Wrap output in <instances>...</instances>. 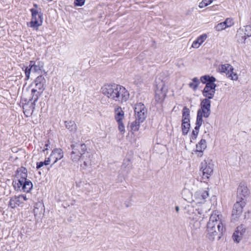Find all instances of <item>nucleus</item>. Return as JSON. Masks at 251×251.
Here are the masks:
<instances>
[{"instance_id": "1", "label": "nucleus", "mask_w": 251, "mask_h": 251, "mask_svg": "<svg viewBox=\"0 0 251 251\" xmlns=\"http://www.w3.org/2000/svg\"><path fill=\"white\" fill-rule=\"evenodd\" d=\"M224 229L223 218L221 213L214 211L211 214L207 224L206 237L210 240H213L218 237L220 238Z\"/></svg>"}, {"instance_id": "2", "label": "nucleus", "mask_w": 251, "mask_h": 251, "mask_svg": "<svg viewBox=\"0 0 251 251\" xmlns=\"http://www.w3.org/2000/svg\"><path fill=\"white\" fill-rule=\"evenodd\" d=\"M101 90L102 94L108 99L119 102L126 101L129 96L128 92L124 87L116 84H105Z\"/></svg>"}, {"instance_id": "3", "label": "nucleus", "mask_w": 251, "mask_h": 251, "mask_svg": "<svg viewBox=\"0 0 251 251\" xmlns=\"http://www.w3.org/2000/svg\"><path fill=\"white\" fill-rule=\"evenodd\" d=\"M27 174L26 168L21 167L17 170L16 178L15 182L18 188H22V190L26 193L29 192L32 189L33 184L31 181L27 179Z\"/></svg>"}, {"instance_id": "4", "label": "nucleus", "mask_w": 251, "mask_h": 251, "mask_svg": "<svg viewBox=\"0 0 251 251\" xmlns=\"http://www.w3.org/2000/svg\"><path fill=\"white\" fill-rule=\"evenodd\" d=\"M201 107L197 112L196 126H201L202 124V117L207 118L210 113L211 101L207 99H203L201 103Z\"/></svg>"}, {"instance_id": "5", "label": "nucleus", "mask_w": 251, "mask_h": 251, "mask_svg": "<svg viewBox=\"0 0 251 251\" xmlns=\"http://www.w3.org/2000/svg\"><path fill=\"white\" fill-rule=\"evenodd\" d=\"M30 11L31 13L32 18L31 21L27 23V25L33 28L37 29L43 23V14L41 12L40 8L39 9L31 8Z\"/></svg>"}, {"instance_id": "6", "label": "nucleus", "mask_w": 251, "mask_h": 251, "mask_svg": "<svg viewBox=\"0 0 251 251\" xmlns=\"http://www.w3.org/2000/svg\"><path fill=\"white\" fill-rule=\"evenodd\" d=\"M134 113L135 117V126H139L145 120L147 115V110L144 104L141 102L135 104Z\"/></svg>"}, {"instance_id": "7", "label": "nucleus", "mask_w": 251, "mask_h": 251, "mask_svg": "<svg viewBox=\"0 0 251 251\" xmlns=\"http://www.w3.org/2000/svg\"><path fill=\"white\" fill-rule=\"evenodd\" d=\"M214 164L212 160L209 158L204 159L201 162L200 171L202 172V178L208 179L213 172Z\"/></svg>"}, {"instance_id": "8", "label": "nucleus", "mask_w": 251, "mask_h": 251, "mask_svg": "<svg viewBox=\"0 0 251 251\" xmlns=\"http://www.w3.org/2000/svg\"><path fill=\"white\" fill-rule=\"evenodd\" d=\"M83 154H81L80 156L72 155V161L75 163L78 162V161L81 160L82 161V163L80 165L81 167L83 169H86L88 168H90L92 165L91 155L88 151H86V153L82 152Z\"/></svg>"}, {"instance_id": "9", "label": "nucleus", "mask_w": 251, "mask_h": 251, "mask_svg": "<svg viewBox=\"0 0 251 251\" xmlns=\"http://www.w3.org/2000/svg\"><path fill=\"white\" fill-rule=\"evenodd\" d=\"M187 216L191 221L202 220L204 217L203 212L201 209H196L192 206H188Z\"/></svg>"}, {"instance_id": "10", "label": "nucleus", "mask_w": 251, "mask_h": 251, "mask_svg": "<svg viewBox=\"0 0 251 251\" xmlns=\"http://www.w3.org/2000/svg\"><path fill=\"white\" fill-rule=\"evenodd\" d=\"M44 67V63L42 61L37 60H31L29 62V64L25 69V75L27 79L29 78L30 72H39Z\"/></svg>"}, {"instance_id": "11", "label": "nucleus", "mask_w": 251, "mask_h": 251, "mask_svg": "<svg viewBox=\"0 0 251 251\" xmlns=\"http://www.w3.org/2000/svg\"><path fill=\"white\" fill-rule=\"evenodd\" d=\"M167 93V90L165 88V85L163 81L156 86L155 90V100L158 103H161L165 99Z\"/></svg>"}, {"instance_id": "12", "label": "nucleus", "mask_w": 251, "mask_h": 251, "mask_svg": "<svg viewBox=\"0 0 251 251\" xmlns=\"http://www.w3.org/2000/svg\"><path fill=\"white\" fill-rule=\"evenodd\" d=\"M246 204V201H237L232 211V220L236 221L242 215L243 209Z\"/></svg>"}, {"instance_id": "13", "label": "nucleus", "mask_w": 251, "mask_h": 251, "mask_svg": "<svg viewBox=\"0 0 251 251\" xmlns=\"http://www.w3.org/2000/svg\"><path fill=\"white\" fill-rule=\"evenodd\" d=\"M249 195L250 191L247 185L244 182L240 183L237 189V201H244L246 202V199Z\"/></svg>"}, {"instance_id": "14", "label": "nucleus", "mask_w": 251, "mask_h": 251, "mask_svg": "<svg viewBox=\"0 0 251 251\" xmlns=\"http://www.w3.org/2000/svg\"><path fill=\"white\" fill-rule=\"evenodd\" d=\"M71 148L72 150L70 154V158L72 161V155L80 156L81 154H83L82 152L84 153L87 151V147L85 144H72L71 145Z\"/></svg>"}, {"instance_id": "15", "label": "nucleus", "mask_w": 251, "mask_h": 251, "mask_svg": "<svg viewBox=\"0 0 251 251\" xmlns=\"http://www.w3.org/2000/svg\"><path fill=\"white\" fill-rule=\"evenodd\" d=\"M27 200L26 196L24 195L15 196L10 199L9 205L11 208H15L22 205L24 201Z\"/></svg>"}, {"instance_id": "16", "label": "nucleus", "mask_w": 251, "mask_h": 251, "mask_svg": "<svg viewBox=\"0 0 251 251\" xmlns=\"http://www.w3.org/2000/svg\"><path fill=\"white\" fill-rule=\"evenodd\" d=\"M216 85L213 83H207L202 91L203 95L207 99H211L213 98L215 93Z\"/></svg>"}, {"instance_id": "17", "label": "nucleus", "mask_w": 251, "mask_h": 251, "mask_svg": "<svg viewBox=\"0 0 251 251\" xmlns=\"http://www.w3.org/2000/svg\"><path fill=\"white\" fill-rule=\"evenodd\" d=\"M245 232V228L243 225L238 226L232 236L234 241L239 243L242 240Z\"/></svg>"}, {"instance_id": "18", "label": "nucleus", "mask_w": 251, "mask_h": 251, "mask_svg": "<svg viewBox=\"0 0 251 251\" xmlns=\"http://www.w3.org/2000/svg\"><path fill=\"white\" fill-rule=\"evenodd\" d=\"M115 119L118 126H124L125 120V113L121 107H118L115 109Z\"/></svg>"}, {"instance_id": "19", "label": "nucleus", "mask_w": 251, "mask_h": 251, "mask_svg": "<svg viewBox=\"0 0 251 251\" xmlns=\"http://www.w3.org/2000/svg\"><path fill=\"white\" fill-rule=\"evenodd\" d=\"M207 147L206 141L205 139H201L197 145L195 153L198 157H201L203 152Z\"/></svg>"}, {"instance_id": "20", "label": "nucleus", "mask_w": 251, "mask_h": 251, "mask_svg": "<svg viewBox=\"0 0 251 251\" xmlns=\"http://www.w3.org/2000/svg\"><path fill=\"white\" fill-rule=\"evenodd\" d=\"M50 156L53 160V164H55L58 160H60L63 157L64 152L61 149L56 148L52 151Z\"/></svg>"}, {"instance_id": "21", "label": "nucleus", "mask_w": 251, "mask_h": 251, "mask_svg": "<svg viewBox=\"0 0 251 251\" xmlns=\"http://www.w3.org/2000/svg\"><path fill=\"white\" fill-rule=\"evenodd\" d=\"M34 83L37 89L44 90L46 84V79L44 76L42 75L37 76L34 80Z\"/></svg>"}, {"instance_id": "22", "label": "nucleus", "mask_w": 251, "mask_h": 251, "mask_svg": "<svg viewBox=\"0 0 251 251\" xmlns=\"http://www.w3.org/2000/svg\"><path fill=\"white\" fill-rule=\"evenodd\" d=\"M195 197L199 202H202L208 197V193L206 190H199L195 193Z\"/></svg>"}, {"instance_id": "23", "label": "nucleus", "mask_w": 251, "mask_h": 251, "mask_svg": "<svg viewBox=\"0 0 251 251\" xmlns=\"http://www.w3.org/2000/svg\"><path fill=\"white\" fill-rule=\"evenodd\" d=\"M207 37V36L206 34H203L200 35L193 42L192 45V47L198 49L204 42Z\"/></svg>"}, {"instance_id": "24", "label": "nucleus", "mask_w": 251, "mask_h": 251, "mask_svg": "<svg viewBox=\"0 0 251 251\" xmlns=\"http://www.w3.org/2000/svg\"><path fill=\"white\" fill-rule=\"evenodd\" d=\"M132 168V165L129 158L124 159L122 165V169L126 174L128 173Z\"/></svg>"}, {"instance_id": "25", "label": "nucleus", "mask_w": 251, "mask_h": 251, "mask_svg": "<svg viewBox=\"0 0 251 251\" xmlns=\"http://www.w3.org/2000/svg\"><path fill=\"white\" fill-rule=\"evenodd\" d=\"M251 37V25H247L245 27V35L241 36V39H238L239 43L245 44L247 37Z\"/></svg>"}, {"instance_id": "26", "label": "nucleus", "mask_w": 251, "mask_h": 251, "mask_svg": "<svg viewBox=\"0 0 251 251\" xmlns=\"http://www.w3.org/2000/svg\"><path fill=\"white\" fill-rule=\"evenodd\" d=\"M219 70L221 73H225L226 75L227 73L229 71L234 70V68L231 65L229 64H225L220 65L219 67Z\"/></svg>"}, {"instance_id": "27", "label": "nucleus", "mask_w": 251, "mask_h": 251, "mask_svg": "<svg viewBox=\"0 0 251 251\" xmlns=\"http://www.w3.org/2000/svg\"><path fill=\"white\" fill-rule=\"evenodd\" d=\"M24 113L26 117H29L31 115V113L33 112L32 108L29 104L25 105L23 106Z\"/></svg>"}, {"instance_id": "28", "label": "nucleus", "mask_w": 251, "mask_h": 251, "mask_svg": "<svg viewBox=\"0 0 251 251\" xmlns=\"http://www.w3.org/2000/svg\"><path fill=\"white\" fill-rule=\"evenodd\" d=\"M200 81L199 79L197 77H194L192 79V82L189 84V86L194 90H197Z\"/></svg>"}, {"instance_id": "29", "label": "nucleus", "mask_w": 251, "mask_h": 251, "mask_svg": "<svg viewBox=\"0 0 251 251\" xmlns=\"http://www.w3.org/2000/svg\"><path fill=\"white\" fill-rule=\"evenodd\" d=\"M226 76L227 77L230 78L232 80L236 81L238 79V76L237 74L234 73L233 70L229 71L228 73H227Z\"/></svg>"}, {"instance_id": "30", "label": "nucleus", "mask_w": 251, "mask_h": 251, "mask_svg": "<svg viewBox=\"0 0 251 251\" xmlns=\"http://www.w3.org/2000/svg\"><path fill=\"white\" fill-rule=\"evenodd\" d=\"M226 28V26L225 25L224 22L218 23L214 27V29L217 31H221L225 29Z\"/></svg>"}, {"instance_id": "31", "label": "nucleus", "mask_w": 251, "mask_h": 251, "mask_svg": "<svg viewBox=\"0 0 251 251\" xmlns=\"http://www.w3.org/2000/svg\"><path fill=\"white\" fill-rule=\"evenodd\" d=\"M212 1V0H202V1L199 3V6L201 8L205 7L211 4Z\"/></svg>"}, {"instance_id": "32", "label": "nucleus", "mask_w": 251, "mask_h": 251, "mask_svg": "<svg viewBox=\"0 0 251 251\" xmlns=\"http://www.w3.org/2000/svg\"><path fill=\"white\" fill-rule=\"evenodd\" d=\"M200 126H195V129L193 130L192 135L191 137V140H195L199 132V128Z\"/></svg>"}, {"instance_id": "33", "label": "nucleus", "mask_w": 251, "mask_h": 251, "mask_svg": "<svg viewBox=\"0 0 251 251\" xmlns=\"http://www.w3.org/2000/svg\"><path fill=\"white\" fill-rule=\"evenodd\" d=\"M201 220L191 221L190 224L192 225L193 227L196 229L199 228L201 226Z\"/></svg>"}, {"instance_id": "34", "label": "nucleus", "mask_w": 251, "mask_h": 251, "mask_svg": "<svg viewBox=\"0 0 251 251\" xmlns=\"http://www.w3.org/2000/svg\"><path fill=\"white\" fill-rule=\"evenodd\" d=\"M190 117V110L185 106L182 110V118Z\"/></svg>"}, {"instance_id": "35", "label": "nucleus", "mask_w": 251, "mask_h": 251, "mask_svg": "<svg viewBox=\"0 0 251 251\" xmlns=\"http://www.w3.org/2000/svg\"><path fill=\"white\" fill-rule=\"evenodd\" d=\"M223 22L226 28L230 27L233 25V20L231 18H226Z\"/></svg>"}, {"instance_id": "36", "label": "nucleus", "mask_w": 251, "mask_h": 251, "mask_svg": "<svg viewBox=\"0 0 251 251\" xmlns=\"http://www.w3.org/2000/svg\"><path fill=\"white\" fill-rule=\"evenodd\" d=\"M37 92V90L32 89L31 90V94L32 95V99L33 100L34 102L37 101L38 100V96L35 94Z\"/></svg>"}, {"instance_id": "37", "label": "nucleus", "mask_w": 251, "mask_h": 251, "mask_svg": "<svg viewBox=\"0 0 251 251\" xmlns=\"http://www.w3.org/2000/svg\"><path fill=\"white\" fill-rule=\"evenodd\" d=\"M85 0H75L74 4L75 6H82L84 4Z\"/></svg>"}, {"instance_id": "38", "label": "nucleus", "mask_w": 251, "mask_h": 251, "mask_svg": "<svg viewBox=\"0 0 251 251\" xmlns=\"http://www.w3.org/2000/svg\"><path fill=\"white\" fill-rule=\"evenodd\" d=\"M185 125H187V126H190L189 118H182L181 126H185Z\"/></svg>"}, {"instance_id": "39", "label": "nucleus", "mask_w": 251, "mask_h": 251, "mask_svg": "<svg viewBox=\"0 0 251 251\" xmlns=\"http://www.w3.org/2000/svg\"><path fill=\"white\" fill-rule=\"evenodd\" d=\"M209 78V76L207 75H203L201 77V80L202 83H205L206 82H208V79Z\"/></svg>"}, {"instance_id": "40", "label": "nucleus", "mask_w": 251, "mask_h": 251, "mask_svg": "<svg viewBox=\"0 0 251 251\" xmlns=\"http://www.w3.org/2000/svg\"><path fill=\"white\" fill-rule=\"evenodd\" d=\"M44 165H48V161H46V160H45L44 161L40 162L39 163H37V168L39 169Z\"/></svg>"}, {"instance_id": "41", "label": "nucleus", "mask_w": 251, "mask_h": 251, "mask_svg": "<svg viewBox=\"0 0 251 251\" xmlns=\"http://www.w3.org/2000/svg\"><path fill=\"white\" fill-rule=\"evenodd\" d=\"M190 126H183L182 128V133L184 135L187 134L189 130Z\"/></svg>"}, {"instance_id": "42", "label": "nucleus", "mask_w": 251, "mask_h": 251, "mask_svg": "<svg viewBox=\"0 0 251 251\" xmlns=\"http://www.w3.org/2000/svg\"><path fill=\"white\" fill-rule=\"evenodd\" d=\"M216 81V79L213 76H209V78L208 79V83H214V82Z\"/></svg>"}, {"instance_id": "43", "label": "nucleus", "mask_w": 251, "mask_h": 251, "mask_svg": "<svg viewBox=\"0 0 251 251\" xmlns=\"http://www.w3.org/2000/svg\"><path fill=\"white\" fill-rule=\"evenodd\" d=\"M119 129L120 131V132L122 133H124L125 132V126H118Z\"/></svg>"}, {"instance_id": "44", "label": "nucleus", "mask_w": 251, "mask_h": 251, "mask_svg": "<svg viewBox=\"0 0 251 251\" xmlns=\"http://www.w3.org/2000/svg\"><path fill=\"white\" fill-rule=\"evenodd\" d=\"M45 160L46 161H48V164L49 165L50 162L52 161L53 160L52 159V158H51V156L50 155V157H49L47 158H46Z\"/></svg>"}, {"instance_id": "45", "label": "nucleus", "mask_w": 251, "mask_h": 251, "mask_svg": "<svg viewBox=\"0 0 251 251\" xmlns=\"http://www.w3.org/2000/svg\"><path fill=\"white\" fill-rule=\"evenodd\" d=\"M49 146V144L48 143H47L45 144V149L43 150L44 151H45L46 150H47L48 149V147Z\"/></svg>"}, {"instance_id": "46", "label": "nucleus", "mask_w": 251, "mask_h": 251, "mask_svg": "<svg viewBox=\"0 0 251 251\" xmlns=\"http://www.w3.org/2000/svg\"><path fill=\"white\" fill-rule=\"evenodd\" d=\"M131 127H132L131 129H134L135 130H138V128H137V126H131Z\"/></svg>"}, {"instance_id": "47", "label": "nucleus", "mask_w": 251, "mask_h": 251, "mask_svg": "<svg viewBox=\"0 0 251 251\" xmlns=\"http://www.w3.org/2000/svg\"><path fill=\"white\" fill-rule=\"evenodd\" d=\"M179 210V208L178 206H176V212H178Z\"/></svg>"}, {"instance_id": "48", "label": "nucleus", "mask_w": 251, "mask_h": 251, "mask_svg": "<svg viewBox=\"0 0 251 251\" xmlns=\"http://www.w3.org/2000/svg\"><path fill=\"white\" fill-rule=\"evenodd\" d=\"M33 6H34V7H35V8H37V7H38V5H37V4H36V3H34V4H33Z\"/></svg>"}, {"instance_id": "49", "label": "nucleus", "mask_w": 251, "mask_h": 251, "mask_svg": "<svg viewBox=\"0 0 251 251\" xmlns=\"http://www.w3.org/2000/svg\"><path fill=\"white\" fill-rule=\"evenodd\" d=\"M36 209H38L37 208H36V207H35V208L34 209V213H36L37 212L36 211Z\"/></svg>"}, {"instance_id": "50", "label": "nucleus", "mask_w": 251, "mask_h": 251, "mask_svg": "<svg viewBox=\"0 0 251 251\" xmlns=\"http://www.w3.org/2000/svg\"><path fill=\"white\" fill-rule=\"evenodd\" d=\"M126 207H128V206H129V205H126Z\"/></svg>"}]
</instances>
